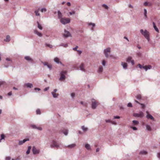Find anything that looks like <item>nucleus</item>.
<instances>
[{"label": "nucleus", "mask_w": 160, "mask_h": 160, "mask_svg": "<svg viewBox=\"0 0 160 160\" xmlns=\"http://www.w3.org/2000/svg\"><path fill=\"white\" fill-rule=\"evenodd\" d=\"M141 33L145 37V38L148 40V42L150 41L149 33L146 30L143 31L142 29L140 30Z\"/></svg>", "instance_id": "obj_1"}, {"label": "nucleus", "mask_w": 160, "mask_h": 160, "mask_svg": "<svg viewBox=\"0 0 160 160\" xmlns=\"http://www.w3.org/2000/svg\"><path fill=\"white\" fill-rule=\"evenodd\" d=\"M67 74V72L66 71L62 70L60 72V77L59 80L60 81H62L66 79L65 75Z\"/></svg>", "instance_id": "obj_2"}, {"label": "nucleus", "mask_w": 160, "mask_h": 160, "mask_svg": "<svg viewBox=\"0 0 160 160\" xmlns=\"http://www.w3.org/2000/svg\"><path fill=\"white\" fill-rule=\"evenodd\" d=\"M50 148H59V145L57 142L53 140L51 144L50 145Z\"/></svg>", "instance_id": "obj_3"}, {"label": "nucleus", "mask_w": 160, "mask_h": 160, "mask_svg": "<svg viewBox=\"0 0 160 160\" xmlns=\"http://www.w3.org/2000/svg\"><path fill=\"white\" fill-rule=\"evenodd\" d=\"M60 21L62 24H65L69 23L70 20L69 18H62L61 19Z\"/></svg>", "instance_id": "obj_4"}, {"label": "nucleus", "mask_w": 160, "mask_h": 160, "mask_svg": "<svg viewBox=\"0 0 160 160\" xmlns=\"http://www.w3.org/2000/svg\"><path fill=\"white\" fill-rule=\"evenodd\" d=\"M111 48H107L105 49L104 50V54L106 58H108L109 57L108 52H110L111 51Z\"/></svg>", "instance_id": "obj_5"}, {"label": "nucleus", "mask_w": 160, "mask_h": 160, "mask_svg": "<svg viewBox=\"0 0 160 160\" xmlns=\"http://www.w3.org/2000/svg\"><path fill=\"white\" fill-rule=\"evenodd\" d=\"M133 116L135 117L142 118L143 117V113L142 112H140L139 113H134Z\"/></svg>", "instance_id": "obj_6"}, {"label": "nucleus", "mask_w": 160, "mask_h": 160, "mask_svg": "<svg viewBox=\"0 0 160 160\" xmlns=\"http://www.w3.org/2000/svg\"><path fill=\"white\" fill-rule=\"evenodd\" d=\"M24 88H32L33 87V85L32 83H25L23 85Z\"/></svg>", "instance_id": "obj_7"}, {"label": "nucleus", "mask_w": 160, "mask_h": 160, "mask_svg": "<svg viewBox=\"0 0 160 160\" xmlns=\"http://www.w3.org/2000/svg\"><path fill=\"white\" fill-rule=\"evenodd\" d=\"M30 127L34 129H37L38 130L41 131L42 130V128L38 127H37L36 125H34L32 124L30 125Z\"/></svg>", "instance_id": "obj_8"}, {"label": "nucleus", "mask_w": 160, "mask_h": 160, "mask_svg": "<svg viewBox=\"0 0 160 160\" xmlns=\"http://www.w3.org/2000/svg\"><path fill=\"white\" fill-rule=\"evenodd\" d=\"M32 152L34 154H38L39 153V150L37 149L34 146L32 147Z\"/></svg>", "instance_id": "obj_9"}, {"label": "nucleus", "mask_w": 160, "mask_h": 160, "mask_svg": "<svg viewBox=\"0 0 160 160\" xmlns=\"http://www.w3.org/2000/svg\"><path fill=\"white\" fill-rule=\"evenodd\" d=\"M64 32L65 33L63 34V36L64 37L67 38L71 36V34L70 33L65 29L64 30Z\"/></svg>", "instance_id": "obj_10"}, {"label": "nucleus", "mask_w": 160, "mask_h": 160, "mask_svg": "<svg viewBox=\"0 0 160 160\" xmlns=\"http://www.w3.org/2000/svg\"><path fill=\"white\" fill-rule=\"evenodd\" d=\"M146 113L147 114V115L146 116V118L148 119H150L151 120L154 121V118L150 114H148V111H146Z\"/></svg>", "instance_id": "obj_11"}, {"label": "nucleus", "mask_w": 160, "mask_h": 160, "mask_svg": "<svg viewBox=\"0 0 160 160\" xmlns=\"http://www.w3.org/2000/svg\"><path fill=\"white\" fill-rule=\"evenodd\" d=\"M29 138L25 139H23V140L19 141L18 142V144L19 145H22L23 143H24L25 142L27 141H29Z\"/></svg>", "instance_id": "obj_12"}, {"label": "nucleus", "mask_w": 160, "mask_h": 160, "mask_svg": "<svg viewBox=\"0 0 160 160\" xmlns=\"http://www.w3.org/2000/svg\"><path fill=\"white\" fill-rule=\"evenodd\" d=\"M43 63L44 66H47L48 68L50 70L52 69V66L51 64H48V62H43Z\"/></svg>", "instance_id": "obj_13"}, {"label": "nucleus", "mask_w": 160, "mask_h": 160, "mask_svg": "<svg viewBox=\"0 0 160 160\" xmlns=\"http://www.w3.org/2000/svg\"><path fill=\"white\" fill-rule=\"evenodd\" d=\"M97 106L96 101H93L92 104V108L93 109H95Z\"/></svg>", "instance_id": "obj_14"}, {"label": "nucleus", "mask_w": 160, "mask_h": 160, "mask_svg": "<svg viewBox=\"0 0 160 160\" xmlns=\"http://www.w3.org/2000/svg\"><path fill=\"white\" fill-rule=\"evenodd\" d=\"M24 58L26 60L31 62V63H33V59L30 57L29 56H25Z\"/></svg>", "instance_id": "obj_15"}, {"label": "nucleus", "mask_w": 160, "mask_h": 160, "mask_svg": "<svg viewBox=\"0 0 160 160\" xmlns=\"http://www.w3.org/2000/svg\"><path fill=\"white\" fill-rule=\"evenodd\" d=\"M80 70L83 72L85 71V69L84 68V65L83 63H82L79 66Z\"/></svg>", "instance_id": "obj_16"}, {"label": "nucleus", "mask_w": 160, "mask_h": 160, "mask_svg": "<svg viewBox=\"0 0 160 160\" xmlns=\"http://www.w3.org/2000/svg\"><path fill=\"white\" fill-rule=\"evenodd\" d=\"M121 65L122 66L124 69H127L128 65L126 63L122 62H121Z\"/></svg>", "instance_id": "obj_17"}, {"label": "nucleus", "mask_w": 160, "mask_h": 160, "mask_svg": "<svg viewBox=\"0 0 160 160\" xmlns=\"http://www.w3.org/2000/svg\"><path fill=\"white\" fill-rule=\"evenodd\" d=\"M103 71V68L101 66H99L98 69L97 71L98 73H101Z\"/></svg>", "instance_id": "obj_18"}, {"label": "nucleus", "mask_w": 160, "mask_h": 160, "mask_svg": "<svg viewBox=\"0 0 160 160\" xmlns=\"http://www.w3.org/2000/svg\"><path fill=\"white\" fill-rule=\"evenodd\" d=\"M34 32L35 34H37L38 36L40 37H42V34L38 32L36 30H34Z\"/></svg>", "instance_id": "obj_19"}, {"label": "nucleus", "mask_w": 160, "mask_h": 160, "mask_svg": "<svg viewBox=\"0 0 160 160\" xmlns=\"http://www.w3.org/2000/svg\"><path fill=\"white\" fill-rule=\"evenodd\" d=\"M76 146V144L75 143H73L71 144L70 145H68L67 146H66V147L67 148H72Z\"/></svg>", "instance_id": "obj_20"}, {"label": "nucleus", "mask_w": 160, "mask_h": 160, "mask_svg": "<svg viewBox=\"0 0 160 160\" xmlns=\"http://www.w3.org/2000/svg\"><path fill=\"white\" fill-rule=\"evenodd\" d=\"M54 61L58 64L60 63L61 64H62V63L61 62L59 61V59L57 57H56L54 58Z\"/></svg>", "instance_id": "obj_21"}, {"label": "nucleus", "mask_w": 160, "mask_h": 160, "mask_svg": "<svg viewBox=\"0 0 160 160\" xmlns=\"http://www.w3.org/2000/svg\"><path fill=\"white\" fill-rule=\"evenodd\" d=\"M58 18L59 19H60V20L61 19L63 18H62V14L61 12L59 10L58 11Z\"/></svg>", "instance_id": "obj_22"}, {"label": "nucleus", "mask_w": 160, "mask_h": 160, "mask_svg": "<svg viewBox=\"0 0 160 160\" xmlns=\"http://www.w3.org/2000/svg\"><path fill=\"white\" fill-rule=\"evenodd\" d=\"M61 132L64 134L65 135L67 136L68 133V130L67 129H63L62 130Z\"/></svg>", "instance_id": "obj_23"}, {"label": "nucleus", "mask_w": 160, "mask_h": 160, "mask_svg": "<svg viewBox=\"0 0 160 160\" xmlns=\"http://www.w3.org/2000/svg\"><path fill=\"white\" fill-rule=\"evenodd\" d=\"M10 37L9 35H7L6 36V38L4 40V41L8 42L10 41Z\"/></svg>", "instance_id": "obj_24"}, {"label": "nucleus", "mask_w": 160, "mask_h": 160, "mask_svg": "<svg viewBox=\"0 0 160 160\" xmlns=\"http://www.w3.org/2000/svg\"><path fill=\"white\" fill-rule=\"evenodd\" d=\"M51 94L52 95L53 97L55 98H58L59 95L58 94L54 93V92H51Z\"/></svg>", "instance_id": "obj_25"}, {"label": "nucleus", "mask_w": 160, "mask_h": 160, "mask_svg": "<svg viewBox=\"0 0 160 160\" xmlns=\"http://www.w3.org/2000/svg\"><path fill=\"white\" fill-rule=\"evenodd\" d=\"M85 148L88 150H91V147L89 144H86L85 146Z\"/></svg>", "instance_id": "obj_26"}, {"label": "nucleus", "mask_w": 160, "mask_h": 160, "mask_svg": "<svg viewBox=\"0 0 160 160\" xmlns=\"http://www.w3.org/2000/svg\"><path fill=\"white\" fill-rule=\"evenodd\" d=\"M88 26H90V25L92 26V28H91V29L92 31H93V27H94L95 26V24L94 23H92V22H90V23H88Z\"/></svg>", "instance_id": "obj_27"}, {"label": "nucleus", "mask_w": 160, "mask_h": 160, "mask_svg": "<svg viewBox=\"0 0 160 160\" xmlns=\"http://www.w3.org/2000/svg\"><path fill=\"white\" fill-rule=\"evenodd\" d=\"M152 24L153 25V28H154V29H155V31L156 32H159V30H158V28L157 27L155 24V23L154 22H153Z\"/></svg>", "instance_id": "obj_28"}, {"label": "nucleus", "mask_w": 160, "mask_h": 160, "mask_svg": "<svg viewBox=\"0 0 160 160\" xmlns=\"http://www.w3.org/2000/svg\"><path fill=\"white\" fill-rule=\"evenodd\" d=\"M37 22L38 24V28L41 30H42V27L41 25L37 21Z\"/></svg>", "instance_id": "obj_29"}, {"label": "nucleus", "mask_w": 160, "mask_h": 160, "mask_svg": "<svg viewBox=\"0 0 160 160\" xmlns=\"http://www.w3.org/2000/svg\"><path fill=\"white\" fill-rule=\"evenodd\" d=\"M132 124L134 125H138L139 123L138 121H136V120H133L132 121Z\"/></svg>", "instance_id": "obj_30"}, {"label": "nucleus", "mask_w": 160, "mask_h": 160, "mask_svg": "<svg viewBox=\"0 0 160 160\" xmlns=\"http://www.w3.org/2000/svg\"><path fill=\"white\" fill-rule=\"evenodd\" d=\"M81 128L82 130L84 132L87 131L88 130V128L85 127L84 126H82Z\"/></svg>", "instance_id": "obj_31"}, {"label": "nucleus", "mask_w": 160, "mask_h": 160, "mask_svg": "<svg viewBox=\"0 0 160 160\" xmlns=\"http://www.w3.org/2000/svg\"><path fill=\"white\" fill-rule=\"evenodd\" d=\"M147 153V152L144 150L141 151L139 152V154L142 155H146Z\"/></svg>", "instance_id": "obj_32"}, {"label": "nucleus", "mask_w": 160, "mask_h": 160, "mask_svg": "<svg viewBox=\"0 0 160 160\" xmlns=\"http://www.w3.org/2000/svg\"><path fill=\"white\" fill-rule=\"evenodd\" d=\"M5 137V135L3 134H2L1 135V138H0V142H1V140H3V139H4Z\"/></svg>", "instance_id": "obj_33"}, {"label": "nucleus", "mask_w": 160, "mask_h": 160, "mask_svg": "<svg viewBox=\"0 0 160 160\" xmlns=\"http://www.w3.org/2000/svg\"><path fill=\"white\" fill-rule=\"evenodd\" d=\"M68 46V45L67 44H64L63 43H61L59 45H58V46H63L64 47H67Z\"/></svg>", "instance_id": "obj_34"}, {"label": "nucleus", "mask_w": 160, "mask_h": 160, "mask_svg": "<svg viewBox=\"0 0 160 160\" xmlns=\"http://www.w3.org/2000/svg\"><path fill=\"white\" fill-rule=\"evenodd\" d=\"M146 129L149 131H151V128L150 126L148 125H147L146 126Z\"/></svg>", "instance_id": "obj_35"}, {"label": "nucleus", "mask_w": 160, "mask_h": 160, "mask_svg": "<svg viewBox=\"0 0 160 160\" xmlns=\"http://www.w3.org/2000/svg\"><path fill=\"white\" fill-rule=\"evenodd\" d=\"M144 5L145 6H151V4L150 3H148V2H145L144 3Z\"/></svg>", "instance_id": "obj_36"}, {"label": "nucleus", "mask_w": 160, "mask_h": 160, "mask_svg": "<svg viewBox=\"0 0 160 160\" xmlns=\"http://www.w3.org/2000/svg\"><path fill=\"white\" fill-rule=\"evenodd\" d=\"M39 9V8H38V10H36L35 11V15L37 16H40V14L39 13H38V10Z\"/></svg>", "instance_id": "obj_37"}, {"label": "nucleus", "mask_w": 160, "mask_h": 160, "mask_svg": "<svg viewBox=\"0 0 160 160\" xmlns=\"http://www.w3.org/2000/svg\"><path fill=\"white\" fill-rule=\"evenodd\" d=\"M136 98L138 100H140L141 98V95L139 94L136 96Z\"/></svg>", "instance_id": "obj_38"}, {"label": "nucleus", "mask_w": 160, "mask_h": 160, "mask_svg": "<svg viewBox=\"0 0 160 160\" xmlns=\"http://www.w3.org/2000/svg\"><path fill=\"white\" fill-rule=\"evenodd\" d=\"M132 58L131 57H129L127 59V62H129L131 61L132 60Z\"/></svg>", "instance_id": "obj_39"}, {"label": "nucleus", "mask_w": 160, "mask_h": 160, "mask_svg": "<svg viewBox=\"0 0 160 160\" xmlns=\"http://www.w3.org/2000/svg\"><path fill=\"white\" fill-rule=\"evenodd\" d=\"M144 16L146 18H147V11L146 9H144Z\"/></svg>", "instance_id": "obj_40"}, {"label": "nucleus", "mask_w": 160, "mask_h": 160, "mask_svg": "<svg viewBox=\"0 0 160 160\" xmlns=\"http://www.w3.org/2000/svg\"><path fill=\"white\" fill-rule=\"evenodd\" d=\"M41 11L42 12H45L47 11V9L45 8H43L41 9Z\"/></svg>", "instance_id": "obj_41"}, {"label": "nucleus", "mask_w": 160, "mask_h": 160, "mask_svg": "<svg viewBox=\"0 0 160 160\" xmlns=\"http://www.w3.org/2000/svg\"><path fill=\"white\" fill-rule=\"evenodd\" d=\"M102 6L105 9H108V6L106 5V4H103L102 5Z\"/></svg>", "instance_id": "obj_42"}, {"label": "nucleus", "mask_w": 160, "mask_h": 160, "mask_svg": "<svg viewBox=\"0 0 160 160\" xmlns=\"http://www.w3.org/2000/svg\"><path fill=\"white\" fill-rule=\"evenodd\" d=\"M45 45L46 46L49 47L50 48H52V45L46 43Z\"/></svg>", "instance_id": "obj_43"}, {"label": "nucleus", "mask_w": 160, "mask_h": 160, "mask_svg": "<svg viewBox=\"0 0 160 160\" xmlns=\"http://www.w3.org/2000/svg\"><path fill=\"white\" fill-rule=\"evenodd\" d=\"M36 113L37 114H40L41 113L40 109H38L36 110Z\"/></svg>", "instance_id": "obj_44"}, {"label": "nucleus", "mask_w": 160, "mask_h": 160, "mask_svg": "<svg viewBox=\"0 0 160 160\" xmlns=\"http://www.w3.org/2000/svg\"><path fill=\"white\" fill-rule=\"evenodd\" d=\"M102 64L104 67L105 66L106 62L105 60H103L102 61Z\"/></svg>", "instance_id": "obj_45"}, {"label": "nucleus", "mask_w": 160, "mask_h": 160, "mask_svg": "<svg viewBox=\"0 0 160 160\" xmlns=\"http://www.w3.org/2000/svg\"><path fill=\"white\" fill-rule=\"evenodd\" d=\"M147 70L148 69H150L152 68V66L150 65H147Z\"/></svg>", "instance_id": "obj_46"}, {"label": "nucleus", "mask_w": 160, "mask_h": 160, "mask_svg": "<svg viewBox=\"0 0 160 160\" xmlns=\"http://www.w3.org/2000/svg\"><path fill=\"white\" fill-rule=\"evenodd\" d=\"M127 106L129 107H132V104L130 102H129Z\"/></svg>", "instance_id": "obj_47"}, {"label": "nucleus", "mask_w": 160, "mask_h": 160, "mask_svg": "<svg viewBox=\"0 0 160 160\" xmlns=\"http://www.w3.org/2000/svg\"><path fill=\"white\" fill-rule=\"evenodd\" d=\"M71 96L72 98H73L75 96V93L74 92H72L71 93Z\"/></svg>", "instance_id": "obj_48"}, {"label": "nucleus", "mask_w": 160, "mask_h": 160, "mask_svg": "<svg viewBox=\"0 0 160 160\" xmlns=\"http://www.w3.org/2000/svg\"><path fill=\"white\" fill-rule=\"evenodd\" d=\"M131 128H132L133 130H137V128L135 127H131Z\"/></svg>", "instance_id": "obj_49"}, {"label": "nucleus", "mask_w": 160, "mask_h": 160, "mask_svg": "<svg viewBox=\"0 0 160 160\" xmlns=\"http://www.w3.org/2000/svg\"><path fill=\"white\" fill-rule=\"evenodd\" d=\"M20 159L19 157L15 158H12V160H20Z\"/></svg>", "instance_id": "obj_50"}, {"label": "nucleus", "mask_w": 160, "mask_h": 160, "mask_svg": "<svg viewBox=\"0 0 160 160\" xmlns=\"http://www.w3.org/2000/svg\"><path fill=\"white\" fill-rule=\"evenodd\" d=\"M78 48V46H76L75 48H72V49L74 51H76L78 50H77V48Z\"/></svg>", "instance_id": "obj_51"}, {"label": "nucleus", "mask_w": 160, "mask_h": 160, "mask_svg": "<svg viewBox=\"0 0 160 160\" xmlns=\"http://www.w3.org/2000/svg\"><path fill=\"white\" fill-rule=\"evenodd\" d=\"M49 88V87H47V88H45L44 89V91H47V90H48Z\"/></svg>", "instance_id": "obj_52"}, {"label": "nucleus", "mask_w": 160, "mask_h": 160, "mask_svg": "<svg viewBox=\"0 0 160 160\" xmlns=\"http://www.w3.org/2000/svg\"><path fill=\"white\" fill-rule=\"evenodd\" d=\"M143 69L145 70L146 71H147V65H146L145 66H144L143 67Z\"/></svg>", "instance_id": "obj_53"}, {"label": "nucleus", "mask_w": 160, "mask_h": 160, "mask_svg": "<svg viewBox=\"0 0 160 160\" xmlns=\"http://www.w3.org/2000/svg\"><path fill=\"white\" fill-rule=\"evenodd\" d=\"M11 157H7L6 158V160H10Z\"/></svg>", "instance_id": "obj_54"}, {"label": "nucleus", "mask_w": 160, "mask_h": 160, "mask_svg": "<svg viewBox=\"0 0 160 160\" xmlns=\"http://www.w3.org/2000/svg\"><path fill=\"white\" fill-rule=\"evenodd\" d=\"M138 66L139 67L141 68V69H142V68H143V66H142L140 64H138Z\"/></svg>", "instance_id": "obj_55"}, {"label": "nucleus", "mask_w": 160, "mask_h": 160, "mask_svg": "<svg viewBox=\"0 0 160 160\" xmlns=\"http://www.w3.org/2000/svg\"><path fill=\"white\" fill-rule=\"evenodd\" d=\"M120 118V117L119 116H115L114 117V119H119Z\"/></svg>", "instance_id": "obj_56"}, {"label": "nucleus", "mask_w": 160, "mask_h": 160, "mask_svg": "<svg viewBox=\"0 0 160 160\" xmlns=\"http://www.w3.org/2000/svg\"><path fill=\"white\" fill-rule=\"evenodd\" d=\"M140 104L141 105V106H142V108H144L145 107V105L144 104H142V103H140Z\"/></svg>", "instance_id": "obj_57"}, {"label": "nucleus", "mask_w": 160, "mask_h": 160, "mask_svg": "<svg viewBox=\"0 0 160 160\" xmlns=\"http://www.w3.org/2000/svg\"><path fill=\"white\" fill-rule=\"evenodd\" d=\"M69 13L70 15H72L73 14H74L75 13V12L73 11L72 12H70Z\"/></svg>", "instance_id": "obj_58"}, {"label": "nucleus", "mask_w": 160, "mask_h": 160, "mask_svg": "<svg viewBox=\"0 0 160 160\" xmlns=\"http://www.w3.org/2000/svg\"><path fill=\"white\" fill-rule=\"evenodd\" d=\"M105 122H111V121L109 119L105 120Z\"/></svg>", "instance_id": "obj_59"}, {"label": "nucleus", "mask_w": 160, "mask_h": 160, "mask_svg": "<svg viewBox=\"0 0 160 160\" xmlns=\"http://www.w3.org/2000/svg\"><path fill=\"white\" fill-rule=\"evenodd\" d=\"M30 150L28 149L26 151V153L27 154H28L30 153Z\"/></svg>", "instance_id": "obj_60"}, {"label": "nucleus", "mask_w": 160, "mask_h": 160, "mask_svg": "<svg viewBox=\"0 0 160 160\" xmlns=\"http://www.w3.org/2000/svg\"><path fill=\"white\" fill-rule=\"evenodd\" d=\"M40 90H41L39 88H34V90H35L40 91Z\"/></svg>", "instance_id": "obj_61"}, {"label": "nucleus", "mask_w": 160, "mask_h": 160, "mask_svg": "<svg viewBox=\"0 0 160 160\" xmlns=\"http://www.w3.org/2000/svg\"><path fill=\"white\" fill-rule=\"evenodd\" d=\"M128 7L129 8H133V6L131 5V4H129L128 5Z\"/></svg>", "instance_id": "obj_62"}, {"label": "nucleus", "mask_w": 160, "mask_h": 160, "mask_svg": "<svg viewBox=\"0 0 160 160\" xmlns=\"http://www.w3.org/2000/svg\"><path fill=\"white\" fill-rule=\"evenodd\" d=\"M131 63H132V65H134V61L133 60H131Z\"/></svg>", "instance_id": "obj_63"}, {"label": "nucleus", "mask_w": 160, "mask_h": 160, "mask_svg": "<svg viewBox=\"0 0 160 160\" xmlns=\"http://www.w3.org/2000/svg\"><path fill=\"white\" fill-rule=\"evenodd\" d=\"M8 95L11 96L12 95V92H9L8 94Z\"/></svg>", "instance_id": "obj_64"}]
</instances>
